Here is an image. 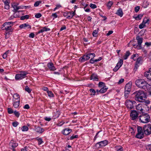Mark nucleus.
Returning a JSON list of instances; mask_svg holds the SVG:
<instances>
[{"label":"nucleus","mask_w":151,"mask_h":151,"mask_svg":"<svg viewBox=\"0 0 151 151\" xmlns=\"http://www.w3.org/2000/svg\"><path fill=\"white\" fill-rule=\"evenodd\" d=\"M133 95L134 96V99L136 101L139 102H145L148 104L150 103L149 100H146V95L143 91L142 90L137 91L134 92Z\"/></svg>","instance_id":"f257e3e1"},{"label":"nucleus","mask_w":151,"mask_h":151,"mask_svg":"<svg viewBox=\"0 0 151 151\" xmlns=\"http://www.w3.org/2000/svg\"><path fill=\"white\" fill-rule=\"evenodd\" d=\"M138 118L140 122L143 123H148L150 120V116L147 113L143 114L140 115Z\"/></svg>","instance_id":"f03ea898"},{"label":"nucleus","mask_w":151,"mask_h":151,"mask_svg":"<svg viewBox=\"0 0 151 151\" xmlns=\"http://www.w3.org/2000/svg\"><path fill=\"white\" fill-rule=\"evenodd\" d=\"M14 23V22H12L4 23L2 25L3 27H4L3 29L5 30L6 31L12 32L13 29L12 27L13 26Z\"/></svg>","instance_id":"7ed1b4c3"},{"label":"nucleus","mask_w":151,"mask_h":151,"mask_svg":"<svg viewBox=\"0 0 151 151\" xmlns=\"http://www.w3.org/2000/svg\"><path fill=\"white\" fill-rule=\"evenodd\" d=\"M136 40L137 42V44L135 43L133 44V46H136L135 48L138 47V49H141L142 47L141 46L142 43L143 42V38L139 36H137L136 37Z\"/></svg>","instance_id":"20e7f679"},{"label":"nucleus","mask_w":151,"mask_h":151,"mask_svg":"<svg viewBox=\"0 0 151 151\" xmlns=\"http://www.w3.org/2000/svg\"><path fill=\"white\" fill-rule=\"evenodd\" d=\"M27 74L26 71H21L16 75L15 79L17 80H22L25 78Z\"/></svg>","instance_id":"39448f33"},{"label":"nucleus","mask_w":151,"mask_h":151,"mask_svg":"<svg viewBox=\"0 0 151 151\" xmlns=\"http://www.w3.org/2000/svg\"><path fill=\"white\" fill-rule=\"evenodd\" d=\"M136 102L134 101H131L130 100H127L126 101L125 105L128 109H131L134 108L136 105Z\"/></svg>","instance_id":"423d86ee"},{"label":"nucleus","mask_w":151,"mask_h":151,"mask_svg":"<svg viewBox=\"0 0 151 151\" xmlns=\"http://www.w3.org/2000/svg\"><path fill=\"white\" fill-rule=\"evenodd\" d=\"M147 104L146 103L139 104L136 106V109L137 111H140L141 112L143 113L145 110V109L147 107Z\"/></svg>","instance_id":"0eeeda50"},{"label":"nucleus","mask_w":151,"mask_h":151,"mask_svg":"<svg viewBox=\"0 0 151 151\" xmlns=\"http://www.w3.org/2000/svg\"><path fill=\"white\" fill-rule=\"evenodd\" d=\"M144 133L146 135H149L151 133V125H148L144 127Z\"/></svg>","instance_id":"6e6552de"},{"label":"nucleus","mask_w":151,"mask_h":151,"mask_svg":"<svg viewBox=\"0 0 151 151\" xmlns=\"http://www.w3.org/2000/svg\"><path fill=\"white\" fill-rule=\"evenodd\" d=\"M108 141L106 140L101 141L96 143V146L98 148H99L106 145L108 144Z\"/></svg>","instance_id":"1a4fd4ad"},{"label":"nucleus","mask_w":151,"mask_h":151,"mask_svg":"<svg viewBox=\"0 0 151 151\" xmlns=\"http://www.w3.org/2000/svg\"><path fill=\"white\" fill-rule=\"evenodd\" d=\"M138 114L136 110H132L130 114L131 119L134 120L137 118Z\"/></svg>","instance_id":"9d476101"},{"label":"nucleus","mask_w":151,"mask_h":151,"mask_svg":"<svg viewBox=\"0 0 151 151\" xmlns=\"http://www.w3.org/2000/svg\"><path fill=\"white\" fill-rule=\"evenodd\" d=\"M90 55L88 54L86 55H84L82 57L79 59V61L82 62L89 60L90 58Z\"/></svg>","instance_id":"9b49d317"},{"label":"nucleus","mask_w":151,"mask_h":151,"mask_svg":"<svg viewBox=\"0 0 151 151\" xmlns=\"http://www.w3.org/2000/svg\"><path fill=\"white\" fill-rule=\"evenodd\" d=\"M47 66L50 70L53 71L56 70V68L54 66L53 63L51 62L48 63Z\"/></svg>","instance_id":"f8f14e48"},{"label":"nucleus","mask_w":151,"mask_h":151,"mask_svg":"<svg viewBox=\"0 0 151 151\" xmlns=\"http://www.w3.org/2000/svg\"><path fill=\"white\" fill-rule=\"evenodd\" d=\"M145 81L141 79L137 80L135 82L136 86L139 88L142 84L145 82Z\"/></svg>","instance_id":"ddd939ff"},{"label":"nucleus","mask_w":151,"mask_h":151,"mask_svg":"<svg viewBox=\"0 0 151 151\" xmlns=\"http://www.w3.org/2000/svg\"><path fill=\"white\" fill-rule=\"evenodd\" d=\"M72 131L71 129L67 128L62 131V133L64 135H68Z\"/></svg>","instance_id":"4468645a"},{"label":"nucleus","mask_w":151,"mask_h":151,"mask_svg":"<svg viewBox=\"0 0 151 151\" xmlns=\"http://www.w3.org/2000/svg\"><path fill=\"white\" fill-rule=\"evenodd\" d=\"M19 27L21 28H24V29H31V27L30 25L27 23H24L21 24L19 26Z\"/></svg>","instance_id":"2eb2a0df"},{"label":"nucleus","mask_w":151,"mask_h":151,"mask_svg":"<svg viewBox=\"0 0 151 151\" xmlns=\"http://www.w3.org/2000/svg\"><path fill=\"white\" fill-rule=\"evenodd\" d=\"M20 100H16L14 99L13 100V104L14 107L15 108H17L19 106Z\"/></svg>","instance_id":"dca6fc26"},{"label":"nucleus","mask_w":151,"mask_h":151,"mask_svg":"<svg viewBox=\"0 0 151 151\" xmlns=\"http://www.w3.org/2000/svg\"><path fill=\"white\" fill-rule=\"evenodd\" d=\"M143 89L146 91H148L149 93H150L151 91V85L147 83V85H146Z\"/></svg>","instance_id":"f3484780"},{"label":"nucleus","mask_w":151,"mask_h":151,"mask_svg":"<svg viewBox=\"0 0 151 151\" xmlns=\"http://www.w3.org/2000/svg\"><path fill=\"white\" fill-rule=\"evenodd\" d=\"M131 86L132 83L130 82H129L126 84L125 87V90L131 91Z\"/></svg>","instance_id":"a211bd4d"},{"label":"nucleus","mask_w":151,"mask_h":151,"mask_svg":"<svg viewBox=\"0 0 151 151\" xmlns=\"http://www.w3.org/2000/svg\"><path fill=\"white\" fill-rule=\"evenodd\" d=\"M145 76L149 80H151V73L149 70L145 73Z\"/></svg>","instance_id":"6ab92c4d"},{"label":"nucleus","mask_w":151,"mask_h":151,"mask_svg":"<svg viewBox=\"0 0 151 151\" xmlns=\"http://www.w3.org/2000/svg\"><path fill=\"white\" fill-rule=\"evenodd\" d=\"M35 130L36 132L40 134L42 133L44 131L43 129L39 127H36Z\"/></svg>","instance_id":"aec40b11"},{"label":"nucleus","mask_w":151,"mask_h":151,"mask_svg":"<svg viewBox=\"0 0 151 151\" xmlns=\"http://www.w3.org/2000/svg\"><path fill=\"white\" fill-rule=\"evenodd\" d=\"M116 14L121 17H122L123 15V13L122 9L121 8L118 9L116 12Z\"/></svg>","instance_id":"412c9836"},{"label":"nucleus","mask_w":151,"mask_h":151,"mask_svg":"<svg viewBox=\"0 0 151 151\" xmlns=\"http://www.w3.org/2000/svg\"><path fill=\"white\" fill-rule=\"evenodd\" d=\"M91 79L94 81H98V78L97 75L96 74H93L92 75L91 77Z\"/></svg>","instance_id":"4be33fe9"},{"label":"nucleus","mask_w":151,"mask_h":151,"mask_svg":"<svg viewBox=\"0 0 151 151\" xmlns=\"http://www.w3.org/2000/svg\"><path fill=\"white\" fill-rule=\"evenodd\" d=\"M108 88L106 86L101 87V88L99 90V92L103 93L105 92L108 89Z\"/></svg>","instance_id":"5701e85b"},{"label":"nucleus","mask_w":151,"mask_h":151,"mask_svg":"<svg viewBox=\"0 0 151 151\" xmlns=\"http://www.w3.org/2000/svg\"><path fill=\"white\" fill-rule=\"evenodd\" d=\"M50 30V28H46L45 27H43L42 29L40 30L38 32V33L39 34L40 33L43 32L45 31L47 32L49 31Z\"/></svg>","instance_id":"b1692460"},{"label":"nucleus","mask_w":151,"mask_h":151,"mask_svg":"<svg viewBox=\"0 0 151 151\" xmlns=\"http://www.w3.org/2000/svg\"><path fill=\"white\" fill-rule=\"evenodd\" d=\"M13 100H14L15 99L16 100H20V97L19 95L17 93H15L14 94L13 96Z\"/></svg>","instance_id":"393cba45"},{"label":"nucleus","mask_w":151,"mask_h":151,"mask_svg":"<svg viewBox=\"0 0 151 151\" xmlns=\"http://www.w3.org/2000/svg\"><path fill=\"white\" fill-rule=\"evenodd\" d=\"M116 150L117 151H123L124 150L123 147L121 146H116L115 147Z\"/></svg>","instance_id":"a878e982"},{"label":"nucleus","mask_w":151,"mask_h":151,"mask_svg":"<svg viewBox=\"0 0 151 151\" xmlns=\"http://www.w3.org/2000/svg\"><path fill=\"white\" fill-rule=\"evenodd\" d=\"M136 137L141 139L144 137V133H137L135 136Z\"/></svg>","instance_id":"bb28decb"},{"label":"nucleus","mask_w":151,"mask_h":151,"mask_svg":"<svg viewBox=\"0 0 151 151\" xmlns=\"http://www.w3.org/2000/svg\"><path fill=\"white\" fill-rule=\"evenodd\" d=\"M12 7L14 9L13 11L15 13H16L18 10V9H17L18 6H17V5L15 4V3H14L12 4Z\"/></svg>","instance_id":"cd10ccee"},{"label":"nucleus","mask_w":151,"mask_h":151,"mask_svg":"<svg viewBox=\"0 0 151 151\" xmlns=\"http://www.w3.org/2000/svg\"><path fill=\"white\" fill-rule=\"evenodd\" d=\"M36 139L38 142V145H40L44 143V142L43 141L42 138H41L37 137L36 138Z\"/></svg>","instance_id":"c85d7f7f"},{"label":"nucleus","mask_w":151,"mask_h":151,"mask_svg":"<svg viewBox=\"0 0 151 151\" xmlns=\"http://www.w3.org/2000/svg\"><path fill=\"white\" fill-rule=\"evenodd\" d=\"M63 16L67 18H72L70 14V12L64 13H63Z\"/></svg>","instance_id":"c756f323"},{"label":"nucleus","mask_w":151,"mask_h":151,"mask_svg":"<svg viewBox=\"0 0 151 151\" xmlns=\"http://www.w3.org/2000/svg\"><path fill=\"white\" fill-rule=\"evenodd\" d=\"M143 16V15L140 14L138 15L136 17H134L133 18H134L136 20H139L141 19L142 18Z\"/></svg>","instance_id":"7c9ffc66"},{"label":"nucleus","mask_w":151,"mask_h":151,"mask_svg":"<svg viewBox=\"0 0 151 151\" xmlns=\"http://www.w3.org/2000/svg\"><path fill=\"white\" fill-rule=\"evenodd\" d=\"M130 53L129 51L128 50L127 51L124 56V60H126L127 59L128 57L129 56Z\"/></svg>","instance_id":"2f4dec72"},{"label":"nucleus","mask_w":151,"mask_h":151,"mask_svg":"<svg viewBox=\"0 0 151 151\" xmlns=\"http://www.w3.org/2000/svg\"><path fill=\"white\" fill-rule=\"evenodd\" d=\"M138 57V55L137 54H135L133 55L131 57V59H133L134 61H135L136 58Z\"/></svg>","instance_id":"473e14b6"},{"label":"nucleus","mask_w":151,"mask_h":151,"mask_svg":"<svg viewBox=\"0 0 151 151\" xmlns=\"http://www.w3.org/2000/svg\"><path fill=\"white\" fill-rule=\"evenodd\" d=\"M12 141H11L10 143V144H12L11 146L13 148L17 147L18 145V143L16 142L13 143V142H12Z\"/></svg>","instance_id":"72a5a7b5"},{"label":"nucleus","mask_w":151,"mask_h":151,"mask_svg":"<svg viewBox=\"0 0 151 151\" xmlns=\"http://www.w3.org/2000/svg\"><path fill=\"white\" fill-rule=\"evenodd\" d=\"M123 60L122 59H120L118 63L116 64V65H117L119 68L122 66L123 63Z\"/></svg>","instance_id":"f704fd0d"},{"label":"nucleus","mask_w":151,"mask_h":151,"mask_svg":"<svg viewBox=\"0 0 151 151\" xmlns=\"http://www.w3.org/2000/svg\"><path fill=\"white\" fill-rule=\"evenodd\" d=\"M113 4V2L111 1H109L107 4V6L108 9H110L111 7Z\"/></svg>","instance_id":"c9c22d12"},{"label":"nucleus","mask_w":151,"mask_h":151,"mask_svg":"<svg viewBox=\"0 0 151 151\" xmlns=\"http://www.w3.org/2000/svg\"><path fill=\"white\" fill-rule=\"evenodd\" d=\"M137 132L138 133H144L142 131V128L140 127L139 126L137 127Z\"/></svg>","instance_id":"e433bc0d"},{"label":"nucleus","mask_w":151,"mask_h":151,"mask_svg":"<svg viewBox=\"0 0 151 151\" xmlns=\"http://www.w3.org/2000/svg\"><path fill=\"white\" fill-rule=\"evenodd\" d=\"M106 86L105 85V83L102 82H100L99 83V87L100 88Z\"/></svg>","instance_id":"4c0bfd02"},{"label":"nucleus","mask_w":151,"mask_h":151,"mask_svg":"<svg viewBox=\"0 0 151 151\" xmlns=\"http://www.w3.org/2000/svg\"><path fill=\"white\" fill-rule=\"evenodd\" d=\"M142 62V57H140L137 58V61L136 62L137 64H139L141 63Z\"/></svg>","instance_id":"58836bf2"},{"label":"nucleus","mask_w":151,"mask_h":151,"mask_svg":"<svg viewBox=\"0 0 151 151\" xmlns=\"http://www.w3.org/2000/svg\"><path fill=\"white\" fill-rule=\"evenodd\" d=\"M149 19H147V17H145L143 19L142 22L145 24H149Z\"/></svg>","instance_id":"ea45409f"},{"label":"nucleus","mask_w":151,"mask_h":151,"mask_svg":"<svg viewBox=\"0 0 151 151\" xmlns=\"http://www.w3.org/2000/svg\"><path fill=\"white\" fill-rule=\"evenodd\" d=\"M22 130L23 131H27L28 130V128L26 126H24L22 127Z\"/></svg>","instance_id":"a19ab883"},{"label":"nucleus","mask_w":151,"mask_h":151,"mask_svg":"<svg viewBox=\"0 0 151 151\" xmlns=\"http://www.w3.org/2000/svg\"><path fill=\"white\" fill-rule=\"evenodd\" d=\"M47 93L49 97H53L54 96V95L52 91H47Z\"/></svg>","instance_id":"79ce46f5"},{"label":"nucleus","mask_w":151,"mask_h":151,"mask_svg":"<svg viewBox=\"0 0 151 151\" xmlns=\"http://www.w3.org/2000/svg\"><path fill=\"white\" fill-rule=\"evenodd\" d=\"M147 82L145 81L142 84V85H141V86H140L139 88L142 89H144L146 85H147Z\"/></svg>","instance_id":"37998d69"},{"label":"nucleus","mask_w":151,"mask_h":151,"mask_svg":"<svg viewBox=\"0 0 151 151\" xmlns=\"http://www.w3.org/2000/svg\"><path fill=\"white\" fill-rule=\"evenodd\" d=\"M29 18V16L27 15H25V16H22L21 17V19L23 20L25 19H28Z\"/></svg>","instance_id":"c03bdc74"},{"label":"nucleus","mask_w":151,"mask_h":151,"mask_svg":"<svg viewBox=\"0 0 151 151\" xmlns=\"http://www.w3.org/2000/svg\"><path fill=\"white\" fill-rule=\"evenodd\" d=\"M25 91L29 93H30L31 91L32 90L29 88L28 86H26L25 88Z\"/></svg>","instance_id":"a18cd8bd"},{"label":"nucleus","mask_w":151,"mask_h":151,"mask_svg":"<svg viewBox=\"0 0 151 151\" xmlns=\"http://www.w3.org/2000/svg\"><path fill=\"white\" fill-rule=\"evenodd\" d=\"M145 26V24L142 22V23L139 25V27L140 29H142L144 28Z\"/></svg>","instance_id":"49530a36"},{"label":"nucleus","mask_w":151,"mask_h":151,"mask_svg":"<svg viewBox=\"0 0 151 151\" xmlns=\"http://www.w3.org/2000/svg\"><path fill=\"white\" fill-rule=\"evenodd\" d=\"M8 112L9 114H12L14 113L13 110L12 109L10 108H8L7 109Z\"/></svg>","instance_id":"de8ad7c7"},{"label":"nucleus","mask_w":151,"mask_h":151,"mask_svg":"<svg viewBox=\"0 0 151 151\" xmlns=\"http://www.w3.org/2000/svg\"><path fill=\"white\" fill-rule=\"evenodd\" d=\"M98 32L97 30H94L93 32V36L94 37H97V34Z\"/></svg>","instance_id":"09e8293b"},{"label":"nucleus","mask_w":151,"mask_h":151,"mask_svg":"<svg viewBox=\"0 0 151 151\" xmlns=\"http://www.w3.org/2000/svg\"><path fill=\"white\" fill-rule=\"evenodd\" d=\"M41 3V1H36L34 4V6L36 7L38 6L39 4Z\"/></svg>","instance_id":"8fccbe9b"},{"label":"nucleus","mask_w":151,"mask_h":151,"mask_svg":"<svg viewBox=\"0 0 151 151\" xmlns=\"http://www.w3.org/2000/svg\"><path fill=\"white\" fill-rule=\"evenodd\" d=\"M90 6L92 9H95L97 7V6L96 5L93 4H90Z\"/></svg>","instance_id":"3c124183"},{"label":"nucleus","mask_w":151,"mask_h":151,"mask_svg":"<svg viewBox=\"0 0 151 151\" xmlns=\"http://www.w3.org/2000/svg\"><path fill=\"white\" fill-rule=\"evenodd\" d=\"M9 53V51L6 52L3 55V58L4 59H5L7 57V54Z\"/></svg>","instance_id":"603ef678"},{"label":"nucleus","mask_w":151,"mask_h":151,"mask_svg":"<svg viewBox=\"0 0 151 151\" xmlns=\"http://www.w3.org/2000/svg\"><path fill=\"white\" fill-rule=\"evenodd\" d=\"M92 93H93V95L94 96L96 94V91L93 88H91L89 90Z\"/></svg>","instance_id":"864d4df0"},{"label":"nucleus","mask_w":151,"mask_h":151,"mask_svg":"<svg viewBox=\"0 0 151 151\" xmlns=\"http://www.w3.org/2000/svg\"><path fill=\"white\" fill-rule=\"evenodd\" d=\"M65 123V122L63 121H62L60 122H59L57 124V125L60 127L63 124Z\"/></svg>","instance_id":"5fc2aeb1"},{"label":"nucleus","mask_w":151,"mask_h":151,"mask_svg":"<svg viewBox=\"0 0 151 151\" xmlns=\"http://www.w3.org/2000/svg\"><path fill=\"white\" fill-rule=\"evenodd\" d=\"M19 124V123L17 122H13L12 123V125L14 127H16Z\"/></svg>","instance_id":"6e6d98bb"},{"label":"nucleus","mask_w":151,"mask_h":151,"mask_svg":"<svg viewBox=\"0 0 151 151\" xmlns=\"http://www.w3.org/2000/svg\"><path fill=\"white\" fill-rule=\"evenodd\" d=\"M14 114H15V115L17 116V117H18L19 115H20V114L19 113V112L18 111H15L14 112Z\"/></svg>","instance_id":"4d7b16f0"},{"label":"nucleus","mask_w":151,"mask_h":151,"mask_svg":"<svg viewBox=\"0 0 151 151\" xmlns=\"http://www.w3.org/2000/svg\"><path fill=\"white\" fill-rule=\"evenodd\" d=\"M41 16H42V15H41V14L40 13H37V14H35V17L36 18H39Z\"/></svg>","instance_id":"13d9d810"},{"label":"nucleus","mask_w":151,"mask_h":151,"mask_svg":"<svg viewBox=\"0 0 151 151\" xmlns=\"http://www.w3.org/2000/svg\"><path fill=\"white\" fill-rule=\"evenodd\" d=\"M78 135H73L70 137V140H73L74 138H78Z\"/></svg>","instance_id":"bf43d9fd"},{"label":"nucleus","mask_w":151,"mask_h":151,"mask_svg":"<svg viewBox=\"0 0 151 151\" xmlns=\"http://www.w3.org/2000/svg\"><path fill=\"white\" fill-rule=\"evenodd\" d=\"M5 5H9L10 3L9 0H6L5 1H4Z\"/></svg>","instance_id":"052dcab7"},{"label":"nucleus","mask_w":151,"mask_h":151,"mask_svg":"<svg viewBox=\"0 0 151 151\" xmlns=\"http://www.w3.org/2000/svg\"><path fill=\"white\" fill-rule=\"evenodd\" d=\"M75 12L76 10H75L74 12H70V15L71 16V18H72L75 14Z\"/></svg>","instance_id":"680f3d73"},{"label":"nucleus","mask_w":151,"mask_h":151,"mask_svg":"<svg viewBox=\"0 0 151 151\" xmlns=\"http://www.w3.org/2000/svg\"><path fill=\"white\" fill-rule=\"evenodd\" d=\"M146 149L147 150H150L151 151V145H149L146 147Z\"/></svg>","instance_id":"e2e57ef3"},{"label":"nucleus","mask_w":151,"mask_h":151,"mask_svg":"<svg viewBox=\"0 0 151 151\" xmlns=\"http://www.w3.org/2000/svg\"><path fill=\"white\" fill-rule=\"evenodd\" d=\"M119 67L117 65H116L115 68L113 69V70L114 72H116L119 69Z\"/></svg>","instance_id":"0e129e2a"},{"label":"nucleus","mask_w":151,"mask_h":151,"mask_svg":"<svg viewBox=\"0 0 151 151\" xmlns=\"http://www.w3.org/2000/svg\"><path fill=\"white\" fill-rule=\"evenodd\" d=\"M140 9L139 6H137L135 8V11L136 12H137Z\"/></svg>","instance_id":"69168bd1"},{"label":"nucleus","mask_w":151,"mask_h":151,"mask_svg":"<svg viewBox=\"0 0 151 151\" xmlns=\"http://www.w3.org/2000/svg\"><path fill=\"white\" fill-rule=\"evenodd\" d=\"M138 64H137L136 63L134 67V70H135V71H136L139 67V65Z\"/></svg>","instance_id":"338daca9"},{"label":"nucleus","mask_w":151,"mask_h":151,"mask_svg":"<svg viewBox=\"0 0 151 151\" xmlns=\"http://www.w3.org/2000/svg\"><path fill=\"white\" fill-rule=\"evenodd\" d=\"M145 45L147 47H148L151 46V42H146L145 43Z\"/></svg>","instance_id":"774afa93"}]
</instances>
